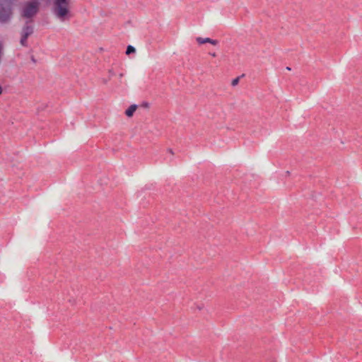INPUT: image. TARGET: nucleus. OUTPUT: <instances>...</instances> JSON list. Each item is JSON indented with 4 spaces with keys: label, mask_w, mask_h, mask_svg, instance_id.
Returning <instances> with one entry per match:
<instances>
[{
    "label": "nucleus",
    "mask_w": 362,
    "mask_h": 362,
    "mask_svg": "<svg viewBox=\"0 0 362 362\" xmlns=\"http://www.w3.org/2000/svg\"><path fill=\"white\" fill-rule=\"evenodd\" d=\"M40 8V3L37 0L27 1L23 6L21 16L24 18H32L35 16Z\"/></svg>",
    "instance_id": "1"
},
{
    "label": "nucleus",
    "mask_w": 362,
    "mask_h": 362,
    "mask_svg": "<svg viewBox=\"0 0 362 362\" xmlns=\"http://www.w3.org/2000/svg\"><path fill=\"white\" fill-rule=\"evenodd\" d=\"M15 0H4L0 3V22L8 21L13 15V4Z\"/></svg>",
    "instance_id": "2"
},
{
    "label": "nucleus",
    "mask_w": 362,
    "mask_h": 362,
    "mask_svg": "<svg viewBox=\"0 0 362 362\" xmlns=\"http://www.w3.org/2000/svg\"><path fill=\"white\" fill-rule=\"evenodd\" d=\"M69 0H54V12L58 18L62 21H65L69 10Z\"/></svg>",
    "instance_id": "3"
},
{
    "label": "nucleus",
    "mask_w": 362,
    "mask_h": 362,
    "mask_svg": "<svg viewBox=\"0 0 362 362\" xmlns=\"http://www.w3.org/2000/svg\"><path fill=\"white\" fill-rule=\"evenodd\" d=\"M33 24H25L20 31V44L25 47H28V38L34 33Z\"/></svg>",
    "instance_id": "4"
},
{
    "label": "nucleus",
    "mask_w": 362,
    "mask_h": 362,
    "mask_svg": "<svg viewBox=\"0 0 362 362\" xmlns=\"http://www.w3.org/2000/svg\"><path fill=\"white\" fill-rule=\"evenodd\" d=\"M196 41L199 45H202V44L208 42V43H210V44H211L213 45H216L218 43V40H213V39H211L209 37L203 38V37H198L196 38Z\"/></svg>",
    "instance_id": "5"
},
{
    "label": "nucleus",
    "mask_w": 362,
    "mask_h": 362,
    "mask_svg": "<svg viewBox=\"0 0 362 362\" xmlns=\"http://www.w3.org/2000/svg\"><path fill=\"white\" fill-rule=\"evenodd\" d=\"M137 108L136 105H130L125 111V115L127 117H132Z\"/></svg>",
    "instance_id": "6"
},
{
    "label": "nucleus",
    "mask_w": 362,
    "mask_h": 362,
    "mask_svg": "<svg viewBox=\"0 0 362 362\" xmlns=\"http://www.w3.org/2000/svg\"><path fill=\"white\" fill-rule=\"evenodd\" d=\"M135 52H136V49L133 46H132V45L127 46V50H126V54L127 55H129L130 54L135 53Z\"/></svg>",
    "instance_id": "7"
},
{
    "label": "nucleus",
    "mask_w": 362,
    "mask_h": 362,
    "mask_svg": "<svg viewBox=\"0 0 362 362\" xmlns=\"http://www.w3.org/2000/svg\"><path fill=\"white\" fill-rule=\"evenodd\" d=\"M240 76H238L236 77L235 78H234L232 82H231V85L233 86H235L238 84L239 81H240Z\"/></svg>",
    "instance_id": "8"
},
{
    "label": "nucleus",
    "mask_w": 362,
    "mask_h": 362,
    "mask_svg": "<svg viewBox=\"0 0 362 362\" xmlns=\"http://www.w3.org/2000/svg\"><path fill=\"white\" fill-rule=\"evenodd\" d=\"M31 61H32L33 63H36V59H35V57H34V56H32V57H31Z\"/></svg>",
    "instance_id": "9"
},
{
    "label": "nucleus",
    "mask_w": 362,
    "mask_h": 362,
    "mask_svg": "<svg viewBox=\"0 0 362 362\" xmlns=\"http://www.w3.org/2000/svg\"><path fill=\"white\" fill-rule=\"evenodd\" d=\"M168 151L170 153H171L172 155H173V154H174V152H173V151L171 148H168Z\"/></svg>",
    "instance_id": "10"
},
{
    "label": "nucleus",
    "mask_w": 362,
    "mask_h": 362,
    "mask_svg": "<svg viewBox=\"0 0 362 362\" xmlns=\"http://www.w3.org/2000/svg\"><path fill=\"white\" fill-rule=\"evenodd\" d=\"M3 93V88L1 86V85L0 84V95L2 94Z\"/></svg>",
    "instance_id": "11"
},
{
    "label": "nucleus",
    "mask_w": 362,
    "mask_h": 362,
    "mask_svg": "<svg viewBox=\"0 0 362 362\" xmlns=\"http://www.w3.org/2000/svg\"><path fill=\"white\" fill-rule=\"evenodd\" d=\"M109 73L110 76H114V73L111 70H110Z\"/></svg>",
    "instance_id": "12"
},
{
    "label": "nucleus",
    "mask_w": 362,
    "mask_h": 362,
    "mask_svg": "<svg viewBox=\"0 0 362 362\" xmlns=\"http://www.w3.org/2000/svg\"><path fill=\"white\" fill-rule=\"evenodd\" d=\"M209 54H210L212 57H216V56L215 52H214V53H209Z\"/></svg>",
    "instance_id": "13"
},
{
    "label": "nucleus",
    "mask_w": 362,
    "mask_h": 362,
    "mask_svg": "<svg viewBox=\"0 0 362 362\" xmlns=\"http://www.w3.org/2000/svg\"><path fill=\"white\" fill-rule=\"evenodd\" d=\"M144 105V107H148V104L147 103H144V105Z\"/></svg>",
    "instance_id": "14"
},
{
    "label": "nucleus",
    "mask_w": 362,
    "mask_h": 362,
    "mask_svg": "<svg viewBox=\"0 0 362 362\" xmlns=\"http://www.w3.org/2000/svg\"><path fill=\"white\" fill-rule=\"evenodd\" d=\"M286 69H287V70H288V71H290V70H291V68H290L289 66H287V67H286Z\"/></svg>",
    "instance_id": "15"
},
{
    "label": "nucleus",
    "mask_w": 362,
    "mask_h": 362,
    "mask_svg": "<svg viewBox=\"0 0 362 362\" xmlns=\"http://www.w3.org/2000/svg\"><path fill=\"white\" fill-rule=\"evenodd\" d=\"M123 76V74H119V77L122 78Z\"/></svg>",
    "instance_id": "16"
},
{
    "label": "nucleus",
    "mask_w": 362,
    "mask_h": 362,
    "mask_svg": "<svg viewBox=\"0 0 362 362\" xmlns=\"http://www.w3.org/2000/svg\"><path fill=\"white\" fill-rule=\"evenodd\" d=\"M107 80H104V83H107Z\"/></svg>",
    "instance_id": "17"
}]
</instances>
